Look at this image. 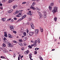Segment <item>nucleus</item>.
Masks as SVG:
<instances>
[{"instance_id": "nucleus-1", "label": "nucleus", "mask_w": 60, "mask_h": 60, "mask_svg": "<svg viewBox=\"0 0 60 60\" xmlns=\"http://www.w3.org/2000/svg\"><path fill=\"white\" fill-rule=\"evenodd\" d=\"M4 43H8V47H11V48H12V47H13V46L12 45H11V44H10V42H8V40H7L4 41Z\"/></svg>"}, {"instance_id": "nucleus-2", "label": "nucleus", "mask_w": 60, "mask_h": 60, "mask_svg": "<svg viewBox=\"0 0 60 60\" xmlns=\"http://www.w3.org/2000/svg\"><path fill=\"white\" fill-rule=\"evenodd\" d=\"M53 9L52 11V12L53 13L57 12V10H58V7L56 6L54 7L53 8Z\"/></svg>"}, {"instance_id": "nucleus-3", "label": "nucleus", "mask_w": 60, "mask_h": 60, "mask_svg": "<svg viewBox=\"0 0 60 60\" xmlns=\"http://www.w3.org/2000/svg\"><path fill=\"white\" fill-rule=\"evenodd\" d=\"M26 16V15H24V16L22 17V18H20L19 20H18L16 22H19L21 20H22L23 19H24V18H25Z\"/></svg>"}, {"instance_id": "nucleus-4", "label": "nucleus", "mask_w": 60, "mask_h": 60, "mask_svg": "<svg viewBox=\"0 0 60 60\" xmlns=\"http://www.w3.org/2000/svg\"><path fill=\"white\" fill-rule=\"evenodd\" d=\"M38 14H39V15L40 17L39 18V19H41L42 18V14H41V13H40V12L38 11Z\"/></svg>"}, {"instance_id": "nucleus-5", "label": "nucleus", "mask_w": 60, "mask_h": 60, "mask_svg": "<svg viewBox=\"0 0 60 60\" xmlns=\"http://www.w3.org/2000/svg\"><path fill=\"white\" fill-rule=\"evenodd\" d=\"M3 52L4 53H9L8 51L6 49H4L3 50Z\"/></svg>"}, {"instance_id": "nucleus-6", "label": "nucleus", "mask_w": 60, "mask_h": 60, "mask_svg": "<svg viewBox=\"0 0 60 60\" xmlns=\"http://www.w3.org/2000/svg\"><path fill=\"white\" fill-rule=\"evenodd\" d=\"M30 26L33 29H34V24L32 22L30 24Z\"/></svg>"}, {"instance_id": "nucleus-7", "label": "nucleus", "mask_w": 60, "mask_h": 60, "mask_svg": "<svg viewBox=\"0 0 60 60\" xmlns=\"http://www.w3.org/2000/svg\"><path fill=\"white\" fill-rule=\"evenodd\" d=\"M8 37L9 38H13V36L12 35H11V34H9L8 35Z\"/></svg>"}, {"instance_id": "nucleus-8", "label": "nucleus", "mask_w": 60, "mask_h": 60, "mask_svg": "<svg viewBox=\"0 0 60 60\" xmlns=\"http://www.w3.org/2000/svg\"><path fill=\"white\" fill-rule=\"evenodd\" d=\"M39 33V30H35V34H37Z\"/></svg>"}, {"instance_id": "nucleus-9", "label": "nucleus", "mask_w": 60, "mask_h": 60, "mask_svg": "<svg viewBox=\"0 0 60 60\" xmlns=\"http://www.w3.org/2000/svg\"><path fill=\"white\" fill-rule=\"evenodd\" d=\"M10 29L11 31H13L14 30V28L12 26H10Z\"/></svg>"}, {"instance_id": "nucleus-10", "label": "nucleus", "mask_w": 60, "mask_h": 60, "mask_svg": "<svg viewBox=\"0 0 60 60\" xmlns=\"http://www.w3.org/2000/svg\"><path fill=\"white\" fill-rule=\"evenodd\" d=\"M30 9H33V10H35L36 8L34 7V6H33L32 5L31 6V7H30Z\"/></svg>"}, {"instance_id": "nucleus-11", "label": "nucleus", "mask_w": 60, "mask_h": 60, "mask_svg": "<svg viewBox=\"0 0 60 60\" xmlns=\"http://www.w3.org/2000/svg\"><path fill=\"white\" fill-rule=\"evenodd\" d=\"M29 53V51L28 50H27L24 53L25 55H27Z\"/></svg>"}, {"instance_id": "nucleus-12", "label": "nucleus", "mask_w": 60, "mask_h": 60, "mask_svg": "<svg viewBox=\"0 0 60 60\" xmlns=\"http://www.w3.org/2000/svg\"><path fill=\"white\" fill-rule=\"evenodd\" d=\"M33 44L31 45V47H33V46H34V47H35V46H37V45L36 44V43L35 42L34 43V44Z\"/></svg>"}, {"instance_id": "nucleus-13", "label": "nucleus", "mask_w": 60, "mask_h": 60, "mask_svg": "<svg viewBox=\"0 0 60 60\" xmlns=\"http://www.w3.org/2000/svg\"><path fill=\"white\" fill-rule=\"evenodd\" d=\"M34 34V32H30L29 33V34L30 36H32V35H33V34Z\"/></svg>"}, {"instance_id": "nucleus-14", "label": "nucleus", "mask_w": 60, "mask_h": 60, "mask_svg": "<svg viewBox=\"0 0 60 60\" xmlns=\"http://www.w3.org/2000/svg\"><path fill=\"white\" fill-rule=\"evenodd\" d=\"M31 42L32 43H33V44H34V42H35L36 43H37V41L36 40L35 41H31Z\"/></svg>"}, {"instance_id": "nucleus-15", "label": "nucleus", "mask_w": 60, "mask_h": 60, "mask_svg": "<svg viewBox=\"0 0 60 60\" xmlns=\"http://www.w3.org/2000/svg\"><path fill=\"white\" fill-rule=\"evenodd\" d=\"M4 36H5L6 37H7V32H4Z\"/></svg>"}, {"instance_id": "nucleus-16", "label": "nucleus", "mask_w": 60, "mask_h": 60, "mask_svg": "<svg viewBox=\"0 0 60 60\" xmlns=\"http://www.w3.org/2000/svg\"><path fill=\"white\" fill-rule=\"evenodd\" d=\"M19 11L18 10H16V12H14V15H15V14H16L19 13Z\"/></svg>"}, {"instance_id": "nucleus-17", "label": "nucleus", "mask_w": 60, "mask_h": 60, "mask_svg": "<svg viewBox=\"0 0 60 60\" xmlns=\"http://www.w3.org/2000/svg\"><path fill=\"white\" fill-rule=\"evenodd\" d=\"M12 11H13V10H10L8 11V13H12Z\"/></svg>"}, {"instance_id": "nucleus-18", "label": "nucleus", "mask_w": 60, "mask_h": 60, "mask_svg": "<svg viewBox=\"0 0 60 60\" xmlns=\"http://www.w3.org/2000/svg\"><path fill=\"white\" fill-rule=\"evenodd\" d=\"M13 1V0H9L8 1V3H11Z\"/></svg>"}, {"instance_id": "nucleus-19", "label": "nucleus", "mask_w": 60, "mask_h": 60, "mask_svg": "<svg viewBox=\"0 0 60 60\" xmlns=\"http://www.w3.org/2000/svg\"><path fill=\"white\" fill-rule=\"evenodd\" d=\"M19 45H20L21 46H23V44H22V43L21 42H19Z\"/></svg>"}, {"instance_id": "nucleus-20", "label": "nucleus", "mask_w": 60, "mask_h": 60, "mask_svg": "<svg viewBox=\"0 0 60 60\" xmlns=\"http://www.w3.org/2000/svg\"><path fill=\"white\" fill-rule=\"evenodd\" d=\"M5 18H3L1 19V20L3 21V22H4V21H5Z\"/></svg>"}, {"instance_id": "nucleus-21", "label": "nucleus", "mask_w": 60, "mask_h": 60, "mask_svg": "<svg viewBox=\"0 0 60 60\" xmlns=\"http://www.w3.org/2000/svg\"><path fill=\"white\" fill-rule=\"evenodd\" d=\"M29 58H30L32 57V54L30 53L29 54Z\"/></svg>"}, {"instance_id": "nucleus-22", "label": "nucleus", "mask_w": 60, "mask_h": 60, "mask_svg": "<svg viewBox=\"0 0 60 60\" xmlns=\"http://www.w3.org/2000/svg\"><path fill=\"white\" fill-rule=\"evenodd\" d=\"M49 10H50V11H51L52 10V7L50 6H49Z\"/></svg>"}, {"instance_id": "nucleus-23", "label": "nucleus", "mask_w": 60, "mask_h": 60, "mask_svg": "<svg viewBox=\"0 0 60 60\" xmlns=\"http://www.w3.org/2000/svg\"><path fill=\"white\" fill-rule=\"evenodd\" d=\"M39 57L40 59V60H43V59H42V57L41 56H40Z\"/></svg>"}, {"instance_id": "nucleus-24", "label": "nucleus", "mask_w": 60, "mask_h": 60, "mask_svg": "<svg viewBox=\"0 0 60 60\" xmlns=\"http://www.w3.org/2000/svg\"><path fill=\"white\" fill-rule=\"evenodd\" d=\"M1 58H3V59H6V58L4 56H1Z\"/></svg>"}, {"instance_id": "nucleus-25", "label": "nucleus", "mask_w": 60, "mask_h": 60, "mask_svg": "<svg viewBox=\"0 0 60 60\" xmlns=\"http://www.w3.org/2000/svg\"><path fill=\"white\" fill-rule=\"evenodd\" d=\"M29 13H30V16L32 15V13H31V11H29Z\"/></svg>"}, {"instance_id": "nucleus-26", "label": "nucleus", "mask_w": 60, "mask_h": 60, "mask_svg": "<svg viewBox=\"0 0 60 60\" xmlns=\"http://www.w3.org/2000/svg\"><path fill=\"white\" fill-rule=\"evenodd\" d=\"M22 14V12H20L19 13V15L20 16H21Z\"/></svg>"}, {"instance_id": "nucleus-27", "label": "nucleus", "mask_w": 60, "mask_h": 60, "mask_svg": "<svg viewBox=\"0 0 60 60\" xmlns=\"http://www.w3.org/2000/svg\"><path fill=\"white\" fill-rule=\"evenodd\" d=\"M27 37H26V38H24L23 39V40L24 41H26V40H27Z\"/></svg>"}, {"instance_id": "nucleus-28", "label": "nucleus", "mask_w": 60, "mask_h": 60, "mask_svg": "<svg viewBox=\"0 0 60 60\" xmlns=\"http://www.w3.org/2000/svg\"><path fill=\"white\" fill-rule=\"evenodd\" d=\"M38 43H40V40L38 38Z\"/></svg>"}, {"instance_id": "nucleus-29", "label": "nucleus", "mask_w": 60, "mask_h": 60, "mask_svg": "<svg viewBox=\"0 0 60 60\" xmlns=\"http://www.w3.org/2000/svg\"><path fill=\"white\" fill-rule=\"evenodd\" d=\"M54 20L56 22V21L57 20V18L56 17H55L54 18Z\"/></svg>"}, {"instance_id": "nucleus-30", "label": "nucleus", "mask_w": 60, "mask_h": 60, "mask_svg": "<svg viewBox=\"0 0 60 60\" xmlns=\"http://www.w3.org/2000/svg\"><path fill=\"white\" fill-rule=\"evenodd\" d=\"M51 5L52 6H53L54 5V3H51Z\"/></svg>"}, {"instance_id": "nucleus-31", "label": "nucleus", "mask_w": 60, "mask_h": 60, "mask_svg": "<svg viewBox=\"0 0 60 60\" xmlns=\"http://www.w3.org/2000/svg\"><path fill=\"white\" fill-rule=\"evenodd\" d=\"M40 49L36 48H35V50H38V49Z\"/></svg>"}, {"instance_id": "nucleus-32", "label": "nucleus", "mask_w": 60, "mask_h": 60, "mask_svg": "<svg viewBox=\"0 0 60 60\" xmlns=\"http://www.w3.org/2000/svg\"><path fill=\"white\" fill-rule=\"evenodd\" d=\"M28 47L30 48V49H32V46H30V45H29L28 46Z\"/></svg>"}, {"instance_id": "nucleus-33", "label": "nucleus", "mask_w": 60, "mask_h": 60, "mask_svg": "<svg viewBox=\"0 0 60 60\" xmlns=\"http://www.w3.org/2000/svg\"><path fill=\"white\" fill-rule=\"evenodd\" d=\"M2 45L3 47H5L6 46V45L4 43H3L2 44Z\"/></svg>"}, {"instance_id": "nucleus-34", "label": "nucleus", "mask_w": 60, "mask_h": 60, "mask_svg": "<svg viewBox=\"0 0 60 60\" xmlns=\"http://www.w3.org/2000/svg\"><path fill=\"white\" fill-rule=\"evenodd\" d=\"M23 34L24 36H26V34L25 32H24Z\"/></svg>"}, {"instance_id": "nucleus-35", "label": "nucleus", "mask_w": 60, "mask_h": 60, "mask_svg": "<svg viewBox=\"0 0 60 60\" xmlns=\"http://www.w3.org/2000/svg\"><path fill=\"white\" fill-rule=\"evenodd\" d=\"M36 9L37 10H38V11H39L40 10V9L38 8V7H36Z\"/></svg>"}, {"instance_id": "nucleus-36", "label": "nucleus", "mask_w": 60, "mask_h": 60, "mask_svg": "<svg viewBox=\"0 0 60 60\" xmlns=\"http://www.w3.org/2000/svg\"><path fill=\"white\" fill-rule=\"evenodd\" d=\"M13 42H14V43H18V42L15 41H14Z\"/></svg>"}, {"instance_id": "nucleus-37", "label": "nucleus", "mask_w": 60, "mask_h": 60, "mask_svg": "<svg viewBox=\"0 0 60 60\" xmlns=\"http://www.w3.org/2000/svg\"><path fill=\"white\" fill-rule=\"evenodd\" d=\"M16 16L17 17H20L21 16L19 15V14H18Z\"/></svg>"}, {"instance_id": "nucleus-38", "label": "nucleus", "mask_w": 60, "mask_h": 60, "mask_svg": "<svg viewBox=\"0 0 60 60\" xmlns=\"http://www.w3.org/2000/svg\"><path fill=\"white\" fill-rule=\"evenodd\" d=\"M7 0H3L2 1V2L3 3H4L5 2H6V1Z\"/></svg>"}, {"instance_id": "nucleus-39", "label": "nucleus", "mask_w": 60, "mask_h": 60, "mask_svg": "<svg viewBox=\"0 0 60 60\" xmlns=\"http://www.w3.org/2000/svg\"><path fill=\"white\" fill-rule=\"evenodd\" d=\"M44 15H46V12L45 11H44Z\"/></svg>"}, {"instance_id": "nucleus-40", "label": "nucleus", "mask_w": 60, "mask_h": 60, "mask_svg": "<svg viewBox=\"0 0 60 60\" xmlns=\"http://www.w3.org/2000/svg\"><path fill=\"white\" fill-rule=\"evenodd\" d=\"M35 2H34L33 3H32V5L33 6H34L35 4Z\"/></svg>"}, {"instance_id": "nucleus-41", "label": "nucleus", "mask_w": 60, "mask_h": 60, "mask_svg": "<svg viewBox=\"0 0 60 60\" xmlns=\"http://www.w3.org/2000/svg\"><path fill=\"white\" fill-rule=\"evenodd\" d=\"M13 32L14 33H15V34H17V32H16V31H13Z\"/></svg>"}, {"instance_id": "nucleus-42", "label": "nucleus", "mask_w": 60, "mask_h": 60, "mask_svg": "<svg viewBox=\"0 0 60 60\" xmlns=\"http://www.w3.org/2000/svg\"><path fill=\"white\" fill-rule=\"evenodd\" d=\"M21 49L22 50H24V47H22L21 48Z\"/></svg>"}, {"instance_id": "nucleus-43", "label": "nucleus", "mask_w": 60, "mask_h": 60, "mask_svg": "<svg viewBox=\"0 0 60 60\" xmlns=\"http://www.w3.org/2000/svg\"><path fill=\"white\" fill-rule=\"evenodd\" d=\"M26 2H22V4H26Z\"/></svg>"}, {"instance_id": "nucleus-44", "label": "nucleus", "mask_w": 60, "mask_h": 60, "mask_svg": "<svg viewBox=\"0 0 60 60\" xmlns=\"http://www.w3.org/2000/svg\"><path fill=\"white\" fill-rule=\"evenodd\" d=\"M13 19H12L11 21V23H13Z\"/></svg>"}, {"instance_id": "nucleus-45", "label": "nucleus", "mask_w": 60, "mask_h": 60, "mask_svg": "<svg viewBox=\"0 0 60 60\" xmlns=\"http://www.w3.org/2000/svg\"><path fill=\"white\" fill-rule=\"evenodd\" d=\"M29 31L28 30V29H27L26 32H27V34L28 33Z\"/></svg>"}, {"instance_id": "nucleus-46", "label": "nucleus", "mask_w": 60, "mask_h": 60, "mask_svg": "<svg viewBox=\"0 0 60 60\" xmlns=\"http://www.w3.org/2000/svg\"><path fill=\"white\" fill-rule=\"evenodd\" d=\"M16 56V54L15 53H14V57H15Z\"/></svg>"}, {"instance_id": "nucleus-47", "label": "nucleus", "mask_w": 60, "mask_h": 60, "mask_svg": "<svg viewBox=\"0 0 60 60\" xmlns=\"http://www.w3.org/2000/svg\"><path fill=\"white\" fill-rule=\"evenodd\" d=\"M19 41H21V42H23V40L21 39H20L19 40Z\"/></svg>"}, {"instance_id": "nucleus-48", "label": "nucleus", "mask_w": 60, "mask_h": 60, "mask_svg": "<svg viewBox=\"0 0 60 60\" xmlns=\"http://www.w3.org/2000/svg\"><path fill=\"white\" fill-rule=\"evenodd\" d=\"M3 9V7H2V6L0 7V9H1V10H2Z\"/></svg>"}, {"instance_id": "nucleus-49", "label": "nucleus", "mask_w": 60, "mask_h": 60, "mask_svg": "<svg viewBox=\"0 0 60 60\" xmlns=\"http://www.w3.org/2000/svg\"><path fill=\"white\" fill-rule=\"evenodd\" d=\"M37 51H35L34 52V54H37Z\"/></svg>"}, {"instance_id": "nucleus-50", "label": "nucleus", "mask_w": 60, "mask_h": 60, "mask_svg": "<svg viewBox=\"0 0 60 60\" xmlns=\"http://www.w3.org/2000/svg\"><path fill=\"white\" fill-rule=\"evenodd\" d=\"M44 18H46V15H45L44 16Z\"/></svg>"}, {"instance_id": "nucleus-51", "label": "nucleus", "mask_w": 60, "mask_h": 60, "mask_svg": "<svg viewBox=\"0 0 60 60\" xmlns=\"http://www.w3.org/2000/svg\"><path fill=\"white\" fill-rule=\"evenodd\" d=\"M14 19L15 20H17V18H16V17H14Z\"/></svg>"}, {"instance_id": "nucleus-52", "label": "nucleus", "mask_w": 60, "mask_h": 60, "mask_svg": "<svg viewBox=\"0 0 60 60\" xmlns=\"http://www.w3.org/2000/svg\"><path fill=\"white\" fill-rule=\"evenodd\" d=\"M40 31L41 32H42L43 31V29L40 30Z\"/></svg>"}, {"instance_id": "nucleus-53", "label": "nucleus", "mask_w": 60, "mask_h": 60, "mask_svg": "<svg viewBox=\"0 0 60 60\" xmlns=\"http://www.w3.org/2000/svg\"><path fill=\"white\" fill-rule=\"evenodd\" d=\"M4 41H5V40H7L6 39V38H4Z\"/></svg>"}, {"instance_id": "nucleus-54", "label": "nucleus", "mask_w": 60, "mask_h": 60, "mask_svg": "<svg viewBox=\"0 0 60 60\" xmlns=\"http://www.w3.org/2000/svg\"><path fill=\"white\" fill-rule=\"evenodd\" d=\"M31 19H31V18H29V21H30Z\"/></svg>"}, {"instance_id": "nucleus-55", "label": "nucleus", "mask_w": 60, "mask_h": 60, "mask_svg": "<svg viewBox=\"0 0 60 60\" xmlns=\"http://www.w3.org/2000/svg\"><path fill=\"white\" fill-rule=\"evenodd\" d=\"M15 8H16V7L15 6H13V8L14 9H15Z\"/></svg>"}, {"instance_id": "nucleus-56", "label": "nucleus", "mask_w": 60, "mask_h": 60, "mask_svg": "<svg viewBox=\"0 0 60 60\" xmlns=\"http://www.w3.org/2000/svg\"><path fill=\"white\" fill-rule=\"evenodd\" d=\"M15 7H18V5H15Z\"/></svg>"}, {"instance_id": "nucleus-57", "label": "nucleus", "mask_w": 60, "mask_h": 60, "mask_svg": "<svg viewBox=\"0 0 60 60\" xmlns=\"http://www.w3.org/2000/svg\"><path fill=\"white\" fill-rule=\"evenodd\" d=\"M29 13V12H28L27 13V14H28V15H29V14H30V13Z\"/></svg>"}, {"instance_id": "nucleus-58", "label": "nucleus", "mask_w": 60, "mask_h": 60, "mask_svg": "<svg viewBox=\"0 0 60 60\" xmlns=\"http://www.w3.org/2000/svg\"><path fill=\"white\" fill-rule=\"evenodd\" d=\"M19 58H20L19 56L18 57V60H20V59H19Z\"/></svg>"}, {"instance_id": "nucleus-59", "label": "nucleus", "mask_w": 60, "mask_h": 60, "mask_svg": "<svg viewBox=\"0 0 60 60\" xmlns=\"http://www.w3.org/2000/svg\"><path fill=\"white\" fill-rule=\"evenodd\" d=\"M3 4H0V6H2Z\"/></svg>"}, {"instance_id": "nucleus-60", "label": "nucleus", "mask_w": 60, "mask_h": 60, "mask_svg": "<svg viewBox=\"0 0 60 60\" xmlns=\"http://www.w3.org/2000/svg\"><path fill=\"white\" fill-rule=\"evenodd\" d=\"M55 50V49H52V51H54Z\"/></svg>"}, {"instance_id": "nucleus-61", "label": "nucleus", "mask_w": 60, "mask_h": 60, "mask_svg": "<svg viewBox=\"0 0 60 60\" xmlns=\"http://www.w3.org/2000/svg\"><path fill=\"white\" fill-rule=\"evenodd\" d=\"M29 22H28L27 23H26V24H27V25H29Z\"/></svg>"}, {"instance_id": "nucleus-62", "label": "nucleus", "mask_w": 60, "mask_h": 60, "mask_svg": "<svg viewBox=\"0 0 60 60\" xmlns=\"http://www.w3.org/2000/svg\"><path fill=\"white\" fill-rule=\"evenodd\" d=\"M30 58V59L31 60H33V59L31 58Z\"/></svg>"}, {"instance_id": "nucleus-63", "label": "nucleus", "mask_w": 60, "mask_h": 60, "mask_svg": "<svg viewBox=\"0 0 60 60\" xmlns=\"http://www.w3.org/2000/svg\"><path fill=\"white\" fill-rule=\"evenodd\" d=\"M9 19H7V21H9Z\"/></svg>"}, {"instance_id": "nucleus-64", "label": "nucleus", "mask_w": 60, "mask_h": 60, "mask_svg": "<svg viewBox=\"0 0 60 60\" xmlns=\"http://www.w3.org/2000/svg\"><path fill=\"white\" fill-rule=\"evenodd\" d=\"M2 50V49L1 48H0V51H1V50Z\"/></svg>"}]
</instances>
